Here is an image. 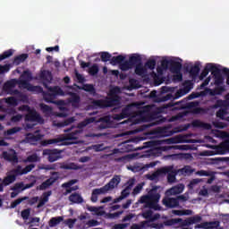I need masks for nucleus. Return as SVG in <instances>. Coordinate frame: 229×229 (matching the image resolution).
I'll list each match as a JSON object with an SVG mask.
<instances>
[{
  "mask_svg": "<svg viewBox=\"0 0 229 229\" xmlns=\"http://www.w3.org/2000/svg\"><path fill=\"white\" fill-rule=\"evenodd\" d=\"M74 121H76V118L72 116L55 123L57 128H66V126H70L64 130L65 134L63 136V140H78L80 134L83 133V130H75L76 125H72Z\"/></svg>",
  "mask_w": 229,
  "mask_h": 229,
  "instance_id": "f257e3e1",
  "label": "nucleus"
},
{
  "mask_svg": "<svg viewBox=\"0 0 229 229\" xmlns=\"http://www.w3.org/2000/svg\"><path fill=\"white\" fill-rule=\"evenodd\" d=\"M158 189L160 186H154L148 191V195H144L140 197V202L144 203L145 208H153L154 210H160V206H158V201H160V193H158Z\"/></svg>",
  "mask_w": 229,
  "mask_h": 229,
  "instance_id": "f03ea898",
  "label": "nucleus"
},
{
  "mask_svg": "<svg viewBox=\"0 0 229 229\" xmlns=\"http://www.w3.org/2000/svg\"><path fill=\"white\" fill-rule=\"evenodd\" d=\"M203 221V217L199 215H195L193 216H190L186 219L182 218H171L169 220L165 221V226H174V225H179V226H191V225H196V223H201Z\"/></svg>",
  "mask_w": 229,
  "mask_h": 229,
  "instance_id": "7ed1b4c3",
  "label": "nucleus"
},
{
  "mask_svg": "<svg viewBox=\"0 0 229 229\" xmlns=\"http://www.w3.org/2000/svg\"><path fill=\"white\" fill-rule=\"evenodd\" d=\"M43 157H47L48 162L53 164L62 158V150L58 148H46L43 150Z\"/></svg>",
  "mask_w": 229,
  "mask_h": 229,
  "instance_id": "20e7f679",
  "label": "nucleus"
},
{
  "mask_svg": "<svg viewBox=\"0 0 229 229\" xmlns=\"http://www.w3.org/2000/svg\"><path fill=\"white\" fill-rule=\"evenodd\" d=\"M17 79H13L11 81H7L4 83L3 90L4 92H7L10 96H18L21 93L19 89H13L17 86Z\"/></svg>",
  "mask_w": 229,
  "mask_h": 229,
  "instance_id": "39448f33",
  "label": "nucleus"
},
{
  "mask_svg": "<svg viewBox=\"0 0 229 229\" xmlns=\"http://www.w3.org/2000/svg\"><path fill=\"white\" fill-rule=\"evenodd\" d=\"M133 105H127L122 109L121 114H114L113 119L114 121H123V119H128L133 114Z\"/></svg>",
  "mask_w": 229,
  "mask_h": 229,
  "instance_id": "423d86ee",
  "label": "nucleus"
},
{
  "mask_svg": "<svg viewBox=\"0 0 229 229\" xmlns=\"http://www.w3.org/2000/svg\"><path fill=\"white\" fill-rule=\"evenodd\" d=\"M35 169V165L30 164L29 165H26L25 168L22 169V166L18 165L15 169H13L10 171L11 174L14 176V178L17 179V176H22V174H28V173H30V171H33Z\"/></svg>",
  "mask_w": 229,
  "mask_h": 229,
  "instance_id": "0eeeda50",
  "label": "nucleus"
},
{
  "mask_svg": "<svg viewBox=\"0 0 229 229\" xmlns=\"http://www.w3.org/2000/svg\"><path fill=\"white\" fill-rule=\"evenodd\" d=\"M25 121L28 123H44V118L37 112V110L32 109L25 115Z\"/></svg>",
  "mask_w": 229,
  "mask_h": 229,
  "instance_id": "6e6552de",
  "label": "nucleus"
},
{
  "mask_svg": "<svg viewBox=\"0 0 229 229\" xmlns=\"http://www.w3.org/2000/svg\"><path fill=\"white\" fill-rule=\"evenodd\" d=\"M39 92L43 93V98L47 103H53V105H57L58 106H62L65 104L64 100H55L56 99V97L50 91L46 92L42 89V91Z\"/></svg>",
  "mask_w": 229,
  "mask_h": 229,
  "instance_id": "1a4fd4ad",
  "label": "nucleus"
},
{
  "mask_svg": "<svg viewBox=\"0 0 229 229\" xmlns=\"http://www.w3.org/2000/svg\"><path fill=\"white\" fill-rule=\"evenodd\" d=\"M194 87V84L191 83V81H187L184 82L183 89L178 90L173 99H178L182 98V96H185V94H188V92H191Z\"/></svg>",
  "mask_w": 229,
  "mask_h": 229,
  "instance_id": "9d476101",
  "label": "nucleus"
},
{
  "mask_svg": "<svg viewBox=\"0 0 229 229\" xmlns=\"http://www.w3.org/2000/svg\"><path fill=\"white\" fill-rule=\"evenodd\" d=\"M213 70V76H214V83L216 87H219L225 83V78L223 77V74H221V69H219L216 65L215 67H211Z\"/></svg>",
  "mask_w": 229,
  "mask_h": 229,
  "instance_id": "9b49d317",
  "label": "nucleus"
},
{
  "mask_svg": "<svg viewBox=\"0 0 229 229\" xmlns=\"http://www.w3.org/2000/svg\"><path fill=\"white\" fill-rule=\"evenodd\" d=\"M4 160L7 162H12L13 164H19V157H17V152L15 149H11V153L4 151L2 153Z\"/></svg>",
  "mask_w": 229,
  "mask_h": 229,
  "instance_id": "f8f14e48",
  "label": "nucleus"
},
{
  "mask_svg": "<svg viewBox=\"0 0 229 229\" xmlns=\"http://www.w3.org/2000/svg\"><path fill=\"white\" fill-rule=\"evenodd\" d=\"M162 204L166 208H178V199L176 198H171V196L165 195L162 199Z\"/></svg>",
  "mask_w": 229,
  "mask_h": 229,
  "instance_id": "ddd939ff",
  "label": "nucleus"
},
{
  "mask_svg": "<svg viewBox=\"0 0 229 229\" xmlns=\"http://www.w3.org/2000/svg\"><path fill=\"white\" fill-rule=\"evenodd\" d=\"M106 108H112L121 105V98L117 95H112L106 98Z\"/></svg>",
  "mask_w": 229,
  "mask_h": 229,
  "instance_id": "4468645a",
  "label": "nucleus"
},
{
  "mask_svg": "<svg viewBox=\"0 0 229 229\" xmlns=\"http://www.w3.org/2000/svg\"><path fill=\"white\" fill-rule=\"evenodd\" d=\"M119 183H121V177L119 175H116V176L113 177L107 184L103 186L102 189L105 191V193L106 194V192H108V191H110L112 189H115V187H117V185H119Z\"/></svg>",
  "mask_w": 229,
  "mask_h": 229,
  "instance_id": "2eb2a0df",
  "label": "nucleus"
},
{
  "mask_svg": "<svg viewBox=\"0 0 229 229\" xmlns=\"http://www.w3.org/2000/svg\"><path fill=\"white\" fill-rule=\"evenodd\" d=\"M183 189H185V185L182 183L177 184L170 189H168L165 196H176L177 194H182L183 192Z\"/></svg>",
  "mask_w": 229,
  "mask_h": 229,
  "instance_id": "dca6fc26",
  "label": "nucleus"
},
{
  "mask_svg": "<svg viewBox=\"0 0 229 229\" xmlns=\"http://www.w3.org/2000/svg\"><path fill=\"white\" fill-rule=\"evenodd\" d=\"M164 168H170V171L166 173L167 174V182L168 183H174L176 182V176H178L179 171L174 169V166L173 165H168V166H164Z\"/></svg>",
  "mask_w": 229,
  "mask_h": 229,
  "instance_id": "f3484780",
  "label": "nucleus"
},
{
  "mask_svg": "<svg viewBox=\"0 0 229 229\" xmlns=\"http://www.w3.org/2000/svg\"><path fill=\"white\" fill-rule=\"evenodd\" d=\"M17 85H21L22 89H28L30 91L38 90L39 92H42V87L32 86L31 84H30L28 80L25 79H21L20 81H17Z\"/></svg>",
  "mask_w": 229,
  "mask_h": 229,
  "instance_id": "a211bd4d",
  "label": "nucleus"
},
{
  "mask_svg": "<svg viewBox=\"0 0 229 229\" xmlns=\"http://www.w3.org/2000/svg\"><path fill=\"white\" fill-rule=\"evenodd\" d=\"M171 171V168H159L156 172H154L151 174L148 175V180H151V182H155L156 180H158L162 174H167V172Z\"/></svg>",
  "mask_w": 229,
  "mask_h": 229,
  "instance_id": "6ab92c4d",
  "label": "nucleus"
},
{
  "mask_svg": "<svg viewBox=\"0 0 229 229\" xmlns=\"http://www.w3.org/2000/svg\"><path fill=\"white\" fill-rule=\"evenodd\" d=\"M43 86L45 87V89H48V92H50L51 94H54V96L56 98V96H64V89H62V88L58 87V86H55V87H49V84H47V82H43Z\"/></svg>",
  "mask_w": 229,
  "mask_h": 229,
  "instance_id": "aec40b11",
  "label": "nucleus"
},
{
  "mask_svg": "<svg viewBox=\"0 0 229 229\" xmlns=\"http://www.w3.org/2000/svg\"><path fill=\"white\" fill-rule=\"evenodd\" d=\"M60 169H64L66 171H80L81 166L76 163H59Z\"/></svg>",
  "mask_w": 229,
  "mask_h": 229,
  "instance_id": "412c9836",
  "label": "nucleus"
},
{
  "mask_svg": "<svg viewBox=\"0 0 229 229\" xmlns=\"http://www.w3.org/2000/svg\"><path fill=\"white\" fill-rule=\"evenodd\" d=\"M144 219H148L149 223H154V221H158L160 219V214L153 215V211L148 209L142 214Z\"/></svg>",
  "mask_w": 229,
  "mask_h": 229,
  "instance_id": "4be33fe9",
  "label": "nucleus"
},
{
  "mask_svg": "<svg viewBox=\"0 0 229 229\" xmlns=\"http://www.w3.org/2000/svg\"><path fill=\"white\" fill-rule=\"evenodd\" d=\"M134 67V72L137 74V76H140L141 78H146V76H148V69L142 64V63Z\"/></svg>",
  "mask_w": 229,
  "mask_h": 229,
  "instance_id": "5701e85b",
  "label": "nucleus"
},
{
  "mask_svg": "<svg viewBox=\"0 0 229 229\" xmlns=\"http://www.w3.org/2000/svg\"><path fill=\"white\" fill-rule=\"evenodd\" d=\"M169 71L173 72V74H178L182 71V63L174 60H170V67Z\"/></svg>",
  "mask_w": 229,
  "mask_h": 229,
  "instance_id": "b1692460",
  "label": "nucleus"
},
{
  "mask_svg": "<svg viewBox=\"0 0 229 229\" xmlns=\"http://www.w3.org/2000/svg\"><path fill=\"white\" fill-rule=\"evenodd\" d=\"M219 226V222H203L195 225V229L204 228V229H212L217 228Z\"/></svg>",
  "mask_w": 229,
  "mask_h": 229,
  "instance_id": "393cba45",
  "label": "nucleus"
},
{
  "mask_svg": "<svg viewBox=\"0 0 229 229\" xmlns=\"http://www.w3.org/2000/svg\"><path fill=\"white\" fill-rule=\"evenodd\" d=\"M69 201H71L72 204H75V205H80L81 203H83V197H81V195L78 192H74L72 193L69 197H68Z\"/></svg>",
  "mask_w": 229,
  "mask_h": 229,
  "instance_id": "a878e982",
  "label": "nucleus"
},
{
  "mask_svg": "<svg viewBox=\"0 0 229 229\" xmlns=\"http://www.w3.org/2000/svg\"><path fill=\"white\" fill-rule=\"evenodd\" d=\"M56 180H58V177L48 178L39 185L38 187L39 191H46V189H49L51 185L56 182Z\"/></svg>",
  "mask_w": 229,
  "mask_h": 229,
  "instance_id": "bb28decb",
  "label": "nucleus"
},
{
  "mask_svg": "<svg viewBox=\"0 0 229 229\" xmlns=\"http://www.w3.org/2000/svg\"><path fill=\"white\" fill-rule=\"evenodd\" d=\"M92 110H98V108H106V103L105 99H93L89 106Z\"/></svg>",
  "mask_w": 229,
  "mask_h": 229,
  "instance_id": "cd10ccee",
  "label": "nucleus"
},
{
  "mask_svg": "<svg viewBox=\"0 0 229 229\" xmlns=\"http://www.w3.org/2000/svg\"><path fill=\"white\" fill-rule=\"evenodd\" d=\"M212 67H216V64L212 63L207 64L204 70L201 72L199 75V80L207 78V76H208V72H211V74H213L214 69H212Z\"/></svg>",
  "mask_w": 229,
  "mask_h": 229,
  "instance_id": "c85d7f7f",
  "label": "nucleus"
},
{
  "mask_svg": "<svg viewBox=\"0 0 229 229\" xmlns=\"http://www.w3.org/2000/svg\"><path fill=\"white\" fill-rule=\"evenodd\" d=\"M129 64L131 65V67H137L139 64H142V57H140V55L134 54L129 57Z\"/></svg>",
  "mask_w": 229,
  "mask_h": 229,
  "instance_id": "c756f323",
  "label": "nucleus"
},
{
  "mask_svg": "<svg viewBox=\"0 0 229 229\" xmlns=\"http://www.w3.org/2000/svg\"><path fill=\"white\" fill-rule=\"evenodd\" d=\"M51 194H53L52 191H45L43 193V197L40 199L37 208H42V207H44L46 205V203H47V201H49V196H51Z\"/></svg>",
  "mask_w": 229,
  "mask_h": 229,
  "instance_id": "7c9ffc66",
  "label": "nucleus"
},
{
  "mask_svg": "<svg viewBox=\"0 0 229 229\" xmlns=\"http://www.w3.org/2000/svg\"><path fill=\"white\" fill-rule=\"evenodd\" d=\"M70 96L71 98H69V103L72 104V106L78 108V106H80V101H81V98H80V95L76 93H70Z\"/></svg>",
  "mask_w": 229,
  "mask_h": 229,
  "instance_id": "2f4dec72",
  "label": "nucleus"
},
{
  "mask_svg": "<svg viewBox=\"0 0 229 229\" xmlns=\"http://www.w3.org/2000/svg\"><path fill=\"white\" fill-rule=\"evenodd\" d=\"M94 226H99V222L96 219H91V220H89L87 222L83 221L81 224V229H89V228H92Z\"/></svg>",
  "mask_w": 229,
  "mask_h": 229,
  "instance_id": "473e14b6",
  "label": "nucleus"
},
{
  "mask_svg": "<svg viewBox=\"0 0 229 229\" xmlns=\"http://www.w3.org/2000/svg\"><path fill=\"white\" fill-rule=\"evenodd\" d=\"M101 194H106L105 192V190H103V188H98V189H94L92 191V193H91V201L92 203H96L98 202V196L101 195Z\"/></svg>",
  "mask_w": 229,
  "mask_h": 229,
  "instance_id": "72a5a7b5",
  "label": "nucleus"
},
{
  "mask_svg": "<svg viewBox=\"0 0 229 229\" xmlns=\"http://www.w3.org/2000/svg\"><path fill=\"white\" fill-rule=\"evenodd\" d=\"M96 122V117H89L86 118L84 121L79 123L77 124V127L79 130H83L86 126H89V124H92V123Z\"/></svg>",
  "mask_w": 229,
  "mask_h": 229,
  "instance_id": "f704fd0d",
  "label": "nucleus"
},
{
  "mask_svg": "<svg viewBox=\"0 0 229 229\" xmlns=\"http://www.w3.org/2000/svg\"><path fill=\"white\" fill-rule=\"evenodd\" d=\"M209 90V96H221L225 90H226V88L225 86H216L213 89Z\"/></svg>",
  "mask_w": 229,
  "mask_h": 229,
  "instance_id": "c9c22d12",
  "label": "nucleus"
},
{
  "mask_svg": "<svg viewBox=\"0 0 229 229\" xmlns=\"http://www.w3.org/2000/svg\"><path fill=\"white\" fill-rule=\"evenodd\" d=\"M187 71L190 72V77L192 80H196V78H198V75L199 74V71L201 70L199 68V65L195 64L194 66H191L190 70L187 69Z\"/></svg>",
  "mask_w": 229,
  "mask_h": 229,
  "instance_id": "e433bc0d",
  "label": "nucleus"
},
{
  "mask_svg": "<svg viewBox=\"0 0 229 229\" xmlns=\"http://www.w3.org/2000/svg\"><path fill=\"white\" fill-rule=\"evenodd\" d=\"M62 221H64V216H54L48 221V226L50 228H55V226H58Z\"/></svg>",
  "mask_w": 229,
  "mask_h": 229,
  "instance_id": "4c0bfd02",
  "label": "nucleus"
},
{
  "mask_svg": "<svg viewBox=\"0 0 229 229\" xmlns=\"http://www.w3.org/2000/svg\"><path fill=\"white\" fill-rule=\"evenodd\" d=\"M133 188V181H129L128 185L121 192V197L124 199L130 196V191Z\"/></svg>",
  "mask_w": 229,
  "mask_h": 229,
  "instance_id": "58836bf2",
  "label": "nucleus"
},
{
  "mask_svg": "<svg viewBox=\"0 0 229 229\" xmlns=\"http://www.w3.org/2000/svg\"><path fill=\"white\" fill-rule=\"evenodd\" d=\"M174 106V110H183L185 108V104H183V101L179 102H170L166 104V108H171Z\"/></svg>",
  "mask_w": 229,
  "mask_h": 229,
  "instance_id": "ea45409f",
  "label": "nucleus"
},
{
  "mask_svg": "<svg viewBox=\"0 0 229 229\" xmlns=\"http://www.w3.org/2000/svg\"><path fill=\"white\" fill-rule=\"evenodd\" d=\"M26 139L30 144H35V142H38V140H42V136L40 134L29 133L27 134Z\"/></svg>",
  "mask_w": 229,
  "mask_h": 229,
  "instance_id": "a19ab883",
  "label": "nucleus"
},
{
  "mask_svg": "<svg viewBox=\"0 0 229 229\" xmlns=\"http://www.w3.org/2000/svg\"><path fill=\"white\" fill-rule=\"evenodd\" d=\"M229 144L225 142L216 147V153L218 155H226L228 153Z\"/></svg>",
  "mask_w": 229,
  "mask_h": 229,
  "instance_id": "79ce46f5",
  "label": "nucleus"
},
{
  "mask_svg": "<svg viewBox=\"0 0 229 229\" xmlns=\"http://www.w3.org/2000/svg\"><path fill=\"white\" fill-rule=\"evenodd\" d=\"M17 179L15 178V175H13L11 172H9V174L4 178L2 181L4 187L10 185V183H13Z\"/></svg>",
  "mask_w": 229,
  "mask_h": 229,
  "instance_id": "37998d69",
  "label": "nucleus"
},
{
  "mask_svg": "<svg viewBox=\"0 0 229 229\" xmlns=\"http://www.w3.org/2000/svg\"><path fill=\"white\" fill-rule=\"evenodd\" d=\"M179 171L180 175H186V174H192L194 173V170H192V167L191 165H185L184 167L181 169H177Z\"/></svg>",
  "mask_w": 229,
  "mask_h": 229,
  "instance_id": "c03bdc74",
  "label": "nucleus"
},
{
  "mask_svg": "<svg viewBox=\"0 0 229 229\" xmlns=\"http://www.w3.org/2000/svg\"><path fill=\"white\" fill-rule=\"evenodd\" d=\"M28 58V54H21L16 57H14L13 64L14 65H21L22 62H26V59Z\"/></svg>",
  "mask_w": 229,
  "mask_h": 229,
  "instance_id": "a18cd8bd",
  "label": "nucleus"
},
{
  "mask_svg": "<svg viewBox=\"0 0 229 229\" xmlns=\"http://www.w3.org/2000/svg\"><path fill=\"white\" fill-rule=\"evenodd\" d=\"M41 80H44V81H47V85L51 83V80H53V76L51 75V72H46L43 71L40 74Z\"/></svg>",
  "mask_w": 229,
  "mask_h": 229,
  "instance_id": "49530a36",
  "label": "nucleus"
},
{
  "mask_svg": "<svg viewBox=\"0 0 229 229\" xmlns=\"http://www.w3.org/2000/svg\"><path fill=\"white\" fill-rule=\"evenodd\" d=\"M124 56L123 55H117L111 57L110 64L111 65H117L119 64L121 65L122 62H124Z\"/></svg>",
  "mask_w": 229,
  "mask_h": 229,
  "instance_id": "de8ad7c7",
  "label": "nucleus"
},
{
  "mask_svg": "<svg viewBox=\"0 0 229 229\" xmlns=\"http://www.w3.org/2000/svg\"><path fill=\"white\" fill-rule=\"evenodd\" d=\"M155 67H157V61L155 59H149L145 63V68L149 69L150 71H154Z\"/></svg>",
  "mask_w": 229,
  "mask_h": 229,
  "instance_id": "09e8293b",
  "label": "nucleus"
},
{
  "mask_svg": "<svg viewBox=\"0 0 229 229\" xmlns=\"http://www.w3.org/2000/svg\"><path fill=\"white\" fill-rule=\"evenodd\" d=\"M5 103L11 106H17L19 105V99L15 97H8L5 98Z\"/></svg>",
  "mask_w": 229,
  "mask_h": 229,
  "instance_id": "8fccbe9b",
  "label": "nucleus"
},
{
  "mask_svg": "<svg viewBox=\"0 0 229 229\" xmlns=\"http://www.w3.org/2000/svg\"><path fill=\"white\" fill-rule=\"evenodd\" d=\"M26 199H30V197L25 196L23 198H19L11 203L10 208H15L18 205H21L22 201H26Z\"/></svg>",
  "mask_w": 229,
  "mask_h": 229,
  "instance_id": "3c124183",
  "label": "nucleus"
},
{
  "mask_svg": "<svg viewBox=\"0 0 229 229\" xmlns=\"http://www.w3.org/2000/svg\"><path fill=\"white\" fill-rule=\"evenodd\" d=\"M121 71H130V69H133V66L130 64L129 61H124L119 64Z\"/></svg>",
  "mask_w": 229,
  "mask_h": 229,
  "instance_id": "603ef678",
  "label": "nucleus"
},
{
  "mask_svg": "<svg viewBox=\"0 0 229 229\" xmlns=\"http://www.w3.org/2000/svg\"><path fill=\"white\" fill-rule=\"evenodd\" d=\"M100 58L101 61L104 63L110 62V60L112 59V54L108 52H101Z\"/></svg>",
  "mask_w": 229,
  "mask_h": 229,
  "instance_id": "864d4df0",
  "label": "nucleus"
},
{
  "mask_svg": "<svg viewBox=\"0 0 229 229\" xmlns=\"http://www.w3.org/2000/svg\"><path fill=\"white\" fill-rule=\"evenodd\" d=\"M227 114L226 109L225 108H220L217 112H216V117H218L219 119H221L222 121H226V117H225V115Z\"/></svg>",
  "mask_w": 229,
  "mask_h": 229,
  "instance_id": "5fc2aeb1",
  "label": "nucleus"
},
{
  "mask_svg": "<svg viewBox=\"0 0 229 229\" xmlns=\"http://www.w3.org/2000/svg\"><path fill=\"white\" fill-rule=\"evenodd\" d=\"M76 221H78L76 218H68L64 221V225H66L68 228L72 229L74 228V225H76Z\"/></svg>",
  "mask_w": 229,
  "mask_h": 229,
  "instance_id": "6e6d98bb",
  "label": "nucleus"
},
{
  "mask_svg": "<svg viewBox=\"0 0 229 229\" xmlns=\"http://www.w3.org/2000/svg\"><path fill=\"white\" fill-rule=\"evenodd\" d=\"M82 89L85 90V92H89V94H96V89L92 84H85Z\"/></svg>",
  "mask_w": 229,
  "mask_h": 229,
  "instance_id": "4d7b16f0",
  "label": "nucleus"
},
{
  "mask_svg": "<svg viewBox=\"0 0 229 229\" xmlns=\"http://www.w3.org/2000/svg\"><path fill=\"white\" fill-rule=\"evenodd\" d=\"M13 55V50L9 49L7 51H4L1 55H0V62L3 60H6V58H10Z\"/></svg>",
  "mask_w": 229,
  "mask_h": 229,
  "instance_id": "13d9d810",
  "label": "nucleus"
},
{
  "mask_svg": "<svg viewBox=\"0 0 229 229\" xmlns=\"http://www.w3.org/2000/svg\"><path fill=\"white\" fill-rule=\"evenodd\" d=\"M98 72H99V67L98 66V64H93L91 67H89V73L90 74V76H96Z\"/></svg>",
  "mask_w": 229,
  "mask_h": 229,
  "instance_id": "bf43d9fd",
  "label": "nucleus"
},
{
  "mask_svg": "<svg viewBox=\"0 0 229 229\" xmlns=\"http://www.w3.org/2000/svg\"><path fill=\"white\" fill-rule=\"evenodd\" d=\"M22 187H24V184L22 182H18L11 188V191L21 193L22 191Z\"/></svg>",
  "mask_w": 229,
  "mask_h": 229,
  "instance_id": "052dcab7",
  "label": "nucleus"
},
{
  "mask_svg": "<svg viewBox=\"0 0 229 229\" xmlns=\"http://www.w3.org/2000/svg\"><path fill=\"white\" fill-rule=\"evenodd\" d=\"M22 128L21 127H13L6 131V135H15V133H19Z\"/></svg>",
  "mask_w": 229,
  "mask_h": 229,
  "instance_id": "680f3d73",
  "label": "nucleus"
},
{
  "mask_svg": "<svg viewBox=\"0 0 229 229\" xmlns=\"http://www.w3.org/2000/svg\"><path fill=\"white\" fill-rule=\"evenodd\" d=\"M58 142H61L58 139H50L43 141V146H50L51 144H58Z\"/></svg>",
  "mask_w": 229,
  "mask_h": 229,
  "instance_id": "e2e57ef3",
  "label": "nucleus"
},
{
  "mask_svg": "<svg viewBox=\"0 0 229 229\" xmlns=\"http://www.w3.org/2000/svg\"><path fill=\"white\" fill-rule=\"evenodd\" d=\"M40 108L43 114H49L53 110L51 106L46 105V104H40Z\"/></svg>",
  "mask_w": 229,
  "mask_h": 229,
  "instance_id": "0e129e2a",
  "label": "nucleus"
},
{
  "mask_svg": "<svg viewBox=\"0 0 229 229\" xmlns=\"http://www.w3.org/2000/svg\"><path fill=\"white\" fill-rule=\"evenodd\" d=\"M100 123H104L105 124H109L112 126V119L110 118V115L103 116L99 119Z\"/></svg>",
  "mask_w": 229,
  "mask_h": 229,
  "instance_id": "69168bd1",
  "label": "nucleus"
},
{
  "mask_svg": "<svg viewBox=\"0 0 229 229\" xmlns=\"http://www.w3.org/2000/svg\"><path fill=\"white\" fill-rule=\"evenodd\" d=\"M30 208L23 209L21 211V217H22V219H24V221H27V219H30Z\"/></svg>",
  "mask_w": 229,
  "mask_h": 229,
  "instance_id": "338daca9",
  "label": "nucleus"
},
{
  "mask_svg": "<svg viewBox=\"0 0 229 229\" xmlns=\"http://www.w3.org/2000/svg\"><path fill=\"white\" fill-rule=\"evenodd\" d=\"M128 226H130V224H116L112 229H124L128 228Z\"/></svg>",
  "mask_w": 229,
  "mask_h": 229,
  "instance_id": "774afa93",
  "label": "nucleus"
}]
</instances>
